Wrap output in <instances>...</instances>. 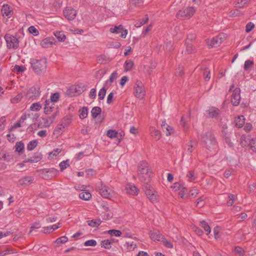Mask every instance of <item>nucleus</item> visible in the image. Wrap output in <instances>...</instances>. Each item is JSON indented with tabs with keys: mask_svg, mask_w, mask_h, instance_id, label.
<instances>
[{
	"mask_svg": "<svg viewBox=\"0 0 256 256\" xmlns=\"http://www.w3.org/2000/svg\"><path fill=\"white\" fill-rule=\"evenodd\" d=\"M138 174L139 180L142 182L148 183L151 180V172L146 162L142 161L138 164Z\"/></svg>",
	"mask_w": 256,
	"mask_h": 256,
	"instance_id": "nucleus-1",
	"label": "nucleus"
},
{
	"mask_svg": "<svg viewBox=\"0 0 256 256\" xmlns=\"http://www.w3.org/2000/svg\"><path fill=\"white\" fill-rule=\"evenodd\" d=\"M203 142L206 148L210 151L215 150L217 147V142L214 136L210 132H208L203 137Z\"/></svg>",
	"mask_w": 256,
	"mask_h": 256,
	"instance_id": "nucleus-2",
	"label": "nucleus"
},
{
	"mask_svg": "<svg viewBox=\"0 0 256 256\" xmlns=\"http://www.w3.org/2000/svg\"><path fill=\"white\" fill-rule=\"evenodd\" d=\"M4 38L8 49L16 50L18 48L19 40L16 36L10 34H5Z\"/></svg>",
	"mask_w": 256,
	"mask_h": 256,
	"instance_id": "nucleus-3",
	"label": "nucleus"
},
{
	"mask_svg": "<svg viewBox=\"0 0 256 256\" xmlns=\"http://www.w3.org/2000/svg\"><path fill=\"white\" fill-rule=\"evenodd\" d=\"M196 12V8L193 6H188L178 11L176 17L178 18L188 20L192 18Z\"/></svg>",
	"mask_w": 256,
	"mask_h": 256,
	"instance_id": "nucleus-4",
	"label": "nucleus"
},
{
	"mask_svg": "<svg viewBox=\"0 0 256 256\" xmlns=\"http://www.w3.org/2000/svg\"><path fill=\"white\" fill-rule=\"evenodd\" d=\"M32 66L37 74H41L46 70V60L45 58L36 60L32 64Z\"/></svg>",
	"mask_w": 256,
	"mask_h": 256,
	"instance_id": "nucleus-5",
	"label": "nucleus"
},
{
	"mask_svg": "<svg viewBox=\"0 0 256 256\" xmlns=\"http://www.w3.org/2000/svg\"><path fill=\"white\" fill-rule=\"evenodd\" d=\"M86 90V86L82 84L72 86L66 91V94L70 96L80 94Z\"/></svg>",
	"mask_w": 256,
	"mask_h": 256,
	"instance_id": "nucleus-6",
	"label": "nucleus"
},
{
	"mask_svg": "<svg viewBox=\"0 0 256 256\" xmlns=\"http://www.w3.org/2000/svg\"><path fill=\"white\" fill-rule=\"evenodd\" d=\"M99 193L104 198L110 199L115 195L113 190L104 184H102L99 187Z\"/></svg>",
	"mask_w": 256,
	"mask_h": 256,
	"instance_id": "nucleus-7",
	"label": "nucleus"
},
{
	"mask_svg": "<svg viewBox=\"0 0 256 256\" xmlns=\"http://www.w3.org/2000/svg\"><path fill=\"white\" fill-rule=\"evenodd\" d=\"M134 96L143 99L146 95V90L144 84L141 81H136L134 88Z\"/></svg>",
	"mask_w": 256,
	"mask_h": 256,
	"instance_id": "nucleus-8",
	"label": "nucleus"
},
{
	"mask_svg": "<svg viewBox=\"0 0 256 256\" xmlns=\"http://www.w3.org/2000/svg\"><path fill=\"white\" fill-rule=\"evenodd\" d=\"M226 38V35L224 34H220L214 37L210 40V43H208V41L207 42L210 48L218 47L225 40Z\"/></svg>",
	"mask_w": 256,
	"mask_h": 256,
	"instance_id": "nucleus-9",
	"label": "nucleus"
},
{
	"mask_svg": "<svg viewBox=\"0 0 256 256\" xmlns=\"http://www.w3.org/2000/svg\"><path fill=\"white\" fill-rule=\"evenodd\" d=\"M146 184L144 186L143 189L145 192L146 195L148 198L152 202H154L156 200V196L154 194V191L153 188L148 184V183H144Z\"/></svg>",
	"mask_w": 256,
	"mask_h": 256,
	"instance_id": "nucleus-10",
	"label": "nucleus"
},
{
	"mask_svg": "<svg viewBox=\"0 0 256 256\" xmlns=\"http://www.w3.org/2000/svg\"><path fill=\"white\" fill-rule=\"evenodd\" d=\"M110 32L111 33L114 34H121L120 37L125 38L128 34V30H124L122 25L120 24L118 26H115L114 28H111L110 29Z\"/></svg>",
	"mask_w": 256,
	"mask_h": 256,
	"instance_id": "nucleus-11",
	"label": "nucleus"
},
{
	"mask_svg": "<svg viewBox=\"0 0 256 256\" xmlns=\"http://www.w3.org/2000/svg\"><path fill=\"white\" fill-rule=\"evenodd\" d=\"M240 90L238 88H236L233 91L232 95L231 102L234 106H237L239 104L240 101Z\"/></svg>",
	"mask_w": 256,
	"mask_h": 256,
	"instance_id": "nucleus-12",
	"label": "nucleus"
},
{
	"mask_svg": "<svg viewBox=\"0 0 256 256\" xmlns=\"http://www.w3.org/2000/svg\"><path fill=\"white\" fill-rule=\"evenodd\" d=\"M106 136L110 138H116L117 144H119L122 140L124 134L123 132L118 133L115 130H110L106 132Z\"/></svg>",
	"mask_w": 256,
	"mask_h": 256,
	"instance_id": "nucleus-13",
	"label": "nucleus"
},
{
	"mask_svg": "<svg viewBox=\"0 0 256 256\" xmlns=\"http://www.w3.org/2000/svg\"><path fill=\"white\" fill-rule=\"evenodd\" d=\"M77 14L76 10L70 8H66L65 10V18L68 20H72L75 18Z\"/></svg>",
	"mask_w": 256,
	"mask_h": 256,
	"instance_id": "nucleus-14",
	"label": "nucleus"
},
{
	"mask_svg": "<svg viewBox=\"0 0 256 256\" xmlns=\"http://www.w3.org/2000/svg\"><path fill=\"white\" fill-rule=\"evenodd\" d=\"M55 42L54 38L48 37L44 39L40 42V46L44 48H48L52 46Z\"/></svg>",
	"mask_w": 256,
	"mask_h": 256,
	"instance_id": "nucleus-15",
	"label": "nucleus"
},
{
	"mask_svg": "<svg viewBox=\"0 0 256 256\" xmlns=\"http://www.w3.org/2000/svg\"><path fill=\"white\" fill-rule=\"evenodd\" d=\"M54 104L50 101V100H46L45 102L44 107V112L46 114H50L54 108Z\"/></svg>",
	"mask_w": 256,
	"mask_h": 256,
	"instance_id": "nucleus-16",
	"label": "nucleus"
},
{
	"mask_svg": "<svg viewBox=\"0 0 256 256\" xmlns=\"http://www.w3.org/2000/svg\"><path fill=\"white\" fill-rule=\"evenodd\" d=\"M2 14L4 16H6L8 18L12 16L13 12L12 8L8 5H4L2 8Z\"/></svg>",
	"mask_w": 256,
	"mask_h": 256,
	"instance_id": "nucleus-17",
	"label": "nucleus"
},
{
	"mask_svg": "<svg viewBox=\"0 0 256 256\" xmlns=\"http://www.w3.org/2000/svg\"><path fill=\"white\" fill-rule=\"evenodd\" d=\"M126 189V192L130 194L137 195L138 194V189L133 184H127Z\"/></svg>",
	"mask_w": 256,
	"mask_h": 256,
	"instance_id": "nucleus-18",
	"label": "nucleus"
},
{
	"mask_svg": "<svg viewBox=\"0 0 256 256\" xmlns=\"http://www.w3.org/2000/svg\"><path fill=\"white\" fill-rule=\"evenodd\" d=\"M150 238L153 240L160 241L163 239V236L160 232L156 230L150 231Z\"/></svg>",
	"mask_w": 256,
	"mask_h": 256,
	"instance_id": "nucleus-19",
	"label": "nucleus"
},
{
	"mask_svg": "<svg viewBox=\"0 0 256 256\" xmlns=\"http://www.w3.org/2000/svg\"><path fill=\"white\" fill-rule=\"evenodd\" d=\"M206 112L210 118H216L220 114V110L215 107H210L206 110Z\"/></svg>",
	"mask_w": 256,
	"mask_h": 256,
	"instance_id": "nucleus-20",
	"label": "nucleus"
},
{
	"mask_svg": "<svg viewBox=\"0 0 256 256\" xmlns=\"http://www.w3.org/2000/svg\"><path fill=\"white\" fill-rule=\"evenodd\" d=\"M161 126L163 132L166 133V136H170L173 133L172 128L168 126L166 122H162Z\"/></svg>",
	"mask_w": 256,
	"mask_h": 256,
	"instance_id": "nucleus-21",
	"label": "nucleus"
},
{
	"mask_svg": "<svg viewBox=\"0 0 256 256\" xmlns=\"http://www.w3.org/2000/svg\"><path fill=\"white\" fill-rule=\"evenodd\" d=\"M28 94H32L30 96L32 98L38 96L40 94V89L38 86H32L30 88L28 92Z\"/></svg>",
	"mask_w": 256,
	"mask_h": 256,
	"instance_id": "nucleus-22",
	"label": "nucleus"
},
{
	"mask_svg": "<svg viewBox=\"0 0 256 256\" xmlns=\"http://www.w3.org/2000/svg\"><path fill=\"white\" fill-rule=\"evenodd\" d=\"M62 226L61 224L60 223L53 224L52 226H48L47 227H44L43 228L42 232L44 233H50V232H53L54 230L58 229L60 227Z\"/></svg>",
	"mask_w": 256,
	"mask_h": 256,
	"instance_id": "nucleus-23",
	"label": "nucleus"
},
{
	"mask_svg": "<svg viewBox=\"0 0 256 256\" xmlns=\"http://www.w3.org/2000/svg\"><path fill=\"white\" fill-rule=\"evenodd\" d=\"M62 152V148H56L53 151L48 153V158L54 160L57 158V156Z\"/></svg>",
	"mask_w": 256,
	"mask_h": 256,
	"instance_id": "nucleus-24",
	"label": "nucleus"
},
{
	"mask_svg": "<svg viewBox=\"0 0 256 256\" xmlns=\"http://www.w3.org/2000/svg\"><path fill=\"white\" fill-rule=\"evenodd\" d=\"M152 136L156 140H158L161 137V134L159 130L156 129L154 127H150V128Z\"/></svg>",
	"mask_w": 256,
	"mask_h": 256,
	"instance_id": "nucleus-25",
	"label": "nucleus"
},
{
	"mask_svg": "<svg viewBox=\"0 0 256 256\" xmlns=\"http://www.w3.org/2000/svg\"><path fill=\"white\" fill-rule=\"evenodd\" d=\"M52 123L50 118H42L40 120V124L44 127H48Z\"/></svg>",
	"mask_w": 256,
	"mask_h": 256,
	"instance_id": "nucleus-26",
	"label": "nucleus"
},
{
	"mask_svg": "<svg viewBox=\"0 0 256 256\" xmlns=\"http://www.w3.org/2000/svg\"><path fill=\"white\" fill-rule=\"evenodd\" d=\"M250 2V0H237L235 6L238 8H246Z\"/></svg>",
	"mask_w": 256,
	"mask_h": 256,
	"instance_id": "nucleus-27",
	"label": "nucleus"
},
{
	"mask_svg": "<svg viewBox=\"0 0 256 256\" xmlns=\"http://www.w3.org/2000/svg\"><path fill=\"white\" fill-rule=\"evenodd\" d=\"M64 131V126L62 124L58 125L54 132V136L58 138L60 136Z\"/></svg>",
	"mask_w": 256,
	"mask_h": 256,
	"instance_id": "nucleus-28",
	"label": "nucleus"
},
{
	"mask_svg": "<svg viewBox=\"0 0 256 256\" xmlns=\"http://www.w3.org/2000/svg\"><path fill=\"white\" fill-rule=\"evenodd\" d=\"M13 70L14 72H16L18 74H22L26 70V68L24 66H18L15 65Z\"/></svg>",
	"mask_w": 256,
	"mask_h": 256,
	"instance_id": "nucleus-29",
	"label": "nucleus"
},
{
	"mask_svg": "<svg viewBox=\"0 0 256 256\" xmlns=\"http://www.w3.org/2000/svg\"><path fill=\"white\" fill-rule=\"evenodd\" d=\"M148 15L146 16V18L142 19H140L136 22L134 24V26L136 28H140L141 26H143L146 22H148Z\"/></svg>",
	"mask_w": 256,
	"mask_h": 256,
	"instance_id": "nucleus-30",
	"label": "nucleus"
},
{
	"mask_svg": "<svg viewBox=\"0 0 256 256\" xmlns=\"http://www.w3.org/2000/svg\"><path fill=\"white\" fill-rule=\"evenodd\" d=\"M244 118L243 116H240L235 120L236 125L238 127H242L244 124Z\"/></svg>",
	"mask_w": 256,
	"mask_h": 256,
	"instance_id": "nucleus-31",
	"label": "nucleus"
},
{
	"mask_svg": "<svg viewBox=\"0 0 256 256\" xmlns=\"http://www.w3.org/2000/svg\"><path fill=\"white\" fill-rule=\"evenodd\" d=\"M200 225L204 229L206 234H208L210 232L211 230L208 223L206 222L204 220H202L200 222Z\"/></svg>",
	"mask_w": 256,
	"mask_h": 256,
	"instance_id": "nucleus-32",
	"label": "nucleus"
},
{
	"mask_svg": "<svg viewBox=\"0 0 256 256\" xmlns=\"http://www.w3.org/2000/svg\"><path fill=\"white\" fill-rule=\"evenodd\" d=\"M186 52L188 54H191L195 52V49L194 48L190 42H188V40H186Z\"/></svg>",
	"mask_w": 256,
	"mask_h": 256,
	"instance_id": "nucleus-33",
	"label": "nucleus"
},
{
	"mask_svg": "<svg viewBox=\"0 0 256 256\" xmlns=\"http://www.w3.org/2000/svg\"><path fill=\"white\" fill-rule=\"evenodd\" d=\"M80 199L84 200H88L92 198V194L87 192H82L79 194Z\"/></svg>",
	"mask_w": 256,
	"mask_h": 256,
	"instance_id": "nucleus-34",
	"label": "nucleus"
},
{
	"mask_svg": "<svg viewBox=\"0 0 256 256\" xmlns=\"http://www.w3.org/2000/svg\"><path fill=\"white\" fill-rule=\"evenodd\" d=\"M88 224L92 227H97L100 224L102 220L100 219L92 220L87 221Z\"/></svg>",
	"mask_w": 256,
	"mask_h": 256,
	"instance_id": "nucleus-35",
	"label": "nucleus"
},
{
	"mask_svg": "<svg viewBox=\"0 0 256 256\" xmlns=\"http://www.w3.org/2000/svg\"><path fill=\"white\" fill-rule=\"evenodd\" d=\"M34 180L32 176H28L26 178H24L19 180V183L21 185H26L28 183H29L32 181Z\"/></svg>",
	"mask_w": 256,
	"mask_h": 256,
	"instance_id": "nucleus-36",
	"label": "nucleus"
},
{
	"mask_svg": "<svg viewBox=\"0 0 256 256\" xmlns=\"http://www.w3.org/2000/svg\"><path fill=\"white\" fill-rule=\"evenodd\" d=\"M134 62L132 60H128L125 62L124 67L126 71L130 70L132 69Z\"/></svg>",
	"mask_w": 256,
	"mask_h": 256,
	"instance_id": "nucleus-37",
	"label": "nucleus"
},
{
	"mask_svg": "<svg viewBox=\"0 0 256 256\" xmlns=\"http://www.w3.org/2000/svg\"><path fill=\"white\" fill-rule=\"evenodd\" d=\"M80 113L79 116L80 118L84 119L86 118L88 113V109L86 107H83L81 110H80Z\"/></svg>",
	"mask_w": 256,
	"mask_h": 256,
	"instance_id": "nucleus-38",
	"label": "nucleus"
},
{
	"mask_svg": "<svg viewBox=\"0 0 256 256\" xmlns=\"http://www.w3.org/2000/svg\"><path fill=\"white\" fill-rule=\"evenodd\" d=\"M92 116L93 118H96L101 112V108L100 107H94L92 110Z\"/></svg>",
	"mask_w": 256,
	"mask_h": 256,
	"instance_id": "nucleus-39",
	"label": "nucleus"
},
{
	"mask_svg": "<svg viewBox=\"0 0 256 256\" xmlns=\"http://www.w3.org/2000/svg\"><path fill=\"white\" fill-rule=\"evenodd\" d=\"M54 36L59 42H62L64 39V32L63 31H56L54 32Z\"/></svg>",
	"mask_w": 256,
	"mask_h": 256,
	"instance_id": "nucleus-40",
	"label": "nucleus"
},
{
	"mask_svg": "<svg viewBox=\"0 0 256 256\" xmlns=\"http://www.w3.org/2000/svg\"><path fill=\"white\" fill-rule=\"evenodd\" d=\"M254 64L253 61H252L250 60H246L244 62V70L246 71L248 70L250 68L254 66Z\"/></svg>",
	"mask_w": 256,
	"mask_h": 256,
	"instance_id": "nucleus-41",
	"label": "nucleus"
},
{
	"mask_svg": "<svg viewBox=\"0 0 256 256\" xmlns=\"http://www.w3.org/2000/svg\"><path fill=\"white\" fill-rule=\"evenodd\" d=\"M60 98V94L58 92H56L52 94L50 96V98L49 99L50 101H51L52 102L55 104L58 100Z\"/></svg>",
	"mask_w": 256,
	"mask_h": 256,
	"instance_id": "nucleus-42",
	"label": "nucleus"
},
{
	"mask_svg": "<svg viewBox=\"0 0 256 256\" xmlns=\"http://www.w3.org/2000/svg\"><path fill=\"white\" fill-rule=\"evenodd\" d=\"M106 72V69H101L97 71L96 74V79H101L103 76L104 75Z\"/></svg>",
	"mask_w": 256,
	"mask_h": 256,
	"instance_id": "nucleus-43",
	"label": "nucleus"
},
{
	"mask_svg": "<svg viewBox=\"0 0 256 256\" xmlns=\"http://www.w3.org/2000/svg\"><path fill=\"white\" fill-rule=\"evenodd\" d=\"M236 200V196L233 194H228V200L227 202V204L228 206H231L234 203V201Z\"/></svg>",
	"mask_w": 256,
	"mask_h": 256,
	"instance_id": "nucleus-44",
	"label": "nucleus"
},
{
	"mask_svg": "<svg viewBox=\"0 0 256 256\" xmlns=\"http://www.w3.org/2000/svg\"><path fill=\"white\" fill-rule=\"evenodd\" d=\"M38 142L36 140H32L28 144L27 148L28 150H32L36 146Z\"/></svg>",
	"mask_w": 256,
	"mask_h": 256,
	"instance_id": "nucleus-45",
	"label": "nucleus"
},
{
	"mask_svg": "<svg viewBox=\"0 0 256 256\" xmlns=\"http://www.w3.org/2000/svg\"><path fill=\"white\" fill-rule=\"evenodd\" d=\"M41 108L42 106L39 102L34 103L30 106V110L32 111H38Z\"/></svg>",
	"mask_w": 256,
	"mask_h": 256,
	"instance_id": "nucleus-46",
	"label": "nucleus"
},
{
	"mask_svg": "<svg viewBox=\"0 0 256 256\" xmlns=\"http://www.w3.org/2000/svg\"><path fill=\"white\" fill-rule=\"evenodd\" d=\"M16 151L18 152H22L24 149V144L22 142H17L15 146Z\"/></svg>",
	"mask_w": 256,
	"mask_h": 256,
	"instance_id": "nucleus-47",
	"label": "nucleus"
},
{
	"mask_svg": "<svg viewBox=\"0 0 256 256\" xmlns=\"http://www.w3.org/2000/svg\"><path fill=\"white\" fill-rule=\"evenodd\" d=\"M234 250L235 253L239 256H244L245 253L244 250L240 246H236Z\"/></svg>",
	"mask_w": 256,
	"mask_h": 256,
	"instance_id": "nucleus-48",
	"label": "nucleus"
},
{
	"mask_svg": "<svg viewBox=\"0 0 256 256\" xmlns=\"http://www.w3.org/2000/svg\"><path fill=\"white\" fill-rule=\"evenodd\" d=\"M202 75H203L204 78V80H206V79H208L209 80V79H210V71L208 68H204L202 70Z\"/></svg>",
	"mask_w": 256,
	"mask_h": 256,
	"instance_id": "nucleus-49",
	"label": "nucleus"
},
{
	"mask_svg": "<svg viewBox=\"0 0 256 256\" xmlns=\"http://www.w3.org/2000/svg\"><path fill=\"white\" fill-rule=\"evenodd\" d=\"M111 242L109 240H106L102 241L101 245L102 247H104L105 248L109 249L110 246Z\"/></svg>",
	"mask_w": 256,
	"mask_h": 256,
	"instance_id": "nucleus-50",
	"label": "nucleus"
},
{
	"mask_svg": "<svg viewBox=\"0 0 256 256\" xmlns=\"http://www.w3.org/2000/svg\"><path fill=\"white\" fill-rule=\"evenodd\" d=\"M249 144L251 148V149L256 152V138H252L249 142Z\"/></svg>",
	"mask_w": 256,
	"mask_h": 256,
	"instance_id": "nucleus-51",
	"label": "nucleus"
},
{
	"mask_svg": "<svg viewBox=\"0 0 256 256\" xmlns=\"http://www.w3.org/2000/svg\"><path fill=\"white\" fill-rule=\"evenodd\" d=\"M108 234H109L111 236H120L122 234V232L118 230H110L108 231Z\"/></svg>",
	"mask_w": 256,
	"mask_h": 256,
	"instance_id": "nucleus-52",
	"label": "nucleus"
},
{
	"mask_svg": "<svg viewBox=\"0 0 256 256\" xmlns=\"http://www.w3.org/2000/svg\"><path fill=\"white\" fill-rule=\"evenodd\" d=\"M240 140V144L242 147L246 146L248 144V140H249V139L247 138L246 140V138L244 136H242Z\"/></svg>",
	"mask_w": 256,
	"mask_h": 256,
	"instance_id": "nucleus-53",
	"label": "nucleus"
},
{
	"mask_svg": "<svg viewBox=\"0 0 256 256\" xmlns=\"http://www.w3.org/2000/svg\"><path fill=\"white\" fill-rule=\"evenodd\" d=\"M28 30L30 34L34 36H38L39 34L38 30L34 26H30Z\"/></svg>",
	"mask_w": 256,
	"mask_h": 256,
	"instance_id": "nucleus-54",
	"label": "nucleus"
},
{
	"mask_svg": "<svg viewBox=\"0 0 256 256\" xmlns=\"http://www.w3.org/2000/svg\"><path fill=\"white\" fill-rule=\"evenodd\" d=\"M96 244H97L95 240H90L86 241L84 242V245L86 246H96Z\"/></svg>",
	"mask_w": 256,
	"mask_h": 256,
	"instance_id": "nucleus-55",
	"label": "nucleus"
},
{
	"mask_svg": "<svg viewBox=\"0 0 256 256\" xmlns=\"http://www.w3.org/2000/svg\"><path fill=\"white\" fill-rule=\"evenodd\" d=\"M106 94V90L104 88H102L98 92L99 98L100 100L104 99L105 96Z\"/></svg>",
	"mask_w": 256,
	"mask_h": 256,
	"instance_id": "nucleus-56",
	"label": "nucleus"
},
{
	"mask_svg": "<svg viewBox=\"0 0 256 256\" xmlns=\"http://www.w3.org/2000/svg\"><path fill=\"white\" fill-rule=\"evenodd\" d=\"M254 25L253 23L250 22H248L246 26V32H250L254 28Z\"/></svg>",
	"mask_w": 256,
	"mask_h": 256,
	"instance_id": "nucleus-57",
	"label": "nucleus"
},
{
	"mask_svg": "<svg viewBox=\"0 0 256 256\" xmlns=\"http://www.w3.org/2000/svg\"><path fill=\"white\" fill-rule=\"evenodd\" d=\"M41 226L39 222H36L30 226V232L31 233L34 229H38Z\"/></svg>",
	"mask_w": 256,
	"mask_h": 256,
	"instance_id": "nucleus-58",
	"label": "nucleus"
},
{
	"mask_svg": "<svg viewBox=\"0 0 256 256\" xmlns=\"http://www.w3.org/2000/svg\"><path fill=\"white\" fill-rule=\"evenodd\" d=\"M186 176L188 178V180L190 182H192L195 179L194 172L193 171H189L187 174Z\"/></svg>",
	"mask_w": 256,
	"mask_h": 256,
	"instance_id": "nucleus-59",
	"label": "nucleus"
},
{
	"mask_svg": "<svg viewBox=\"0 0 256 256\" xmlns=\"http://www.w3.org/2000/svg\"><path fill=\"white\" fill-rule=\"evenodd\" d=\"M64 240V236H61L58 238L55 242L54 244L56 246H59L61 244H63Z\"/></svg>",
	"mask_w": 256,
	"mask_h": 256,
	"instance_id": "nucleus-60",
	"label": "nucleus"
},
{
	"mask_svg": "<svg viewBox=\"0 0 256 256\" xmlns=\"http://www.w3.org/2000/svg\"><path fill=\"white\" fill-rule=\"evenodd\" d=\"M162 240H163L162 242L165 246H166L168 248H173V244H172V243L170 242L165 240L164 238Z\"/></svg>",
	"mask_w": 256,
	"mask_h": 256,
	"instance_id": "nucleus-61",
	"label": "nucleus"
},
{
	"mask_svg": "<svg viewBox=\"0 0 256 256\" xmlns=\"http://www.w3.org/2000/svg\"><path fill=\"white\" fill-rule=\"evenodd\" d=\"M220 230V228L218 226L215 227L214 229V238L216 240H218L220 237V235L219 234Z\"/></svg>",
	"mask_w": 256,
	"mask_h": 256,
	"instance_id": "nucleus-62",
	"label": "nucleus"
},
{
	"mask_svg": "<svg viewBox=\"0 0 256 256\" xmlns=\"http://www.w3.org/2000/svg\"><path fill=\"white\" fill-rule=\"evenodd\" d=\"M72 116H73L71 114L66 116V118H65V124L69 125L70 124Z\"/></svg>",
	"mask_w": 256,
	"mask_h": 256,
	"instance_id": "nucleus-63",
	"label": "nucleus"
},
{
	"mask_svg": "<svg viewBox=\"0 0 256 256\" xmlns=\"http://www.w3.org/2000/svg\"><path fill=\"white\" fill-rule=\"evenodd\" d=\"M176 74L177 76H180L184 74V70L182 67H178L176 70Z\"/></svg>",
	"mask_w": 256,
	"mask_h": 256,
	"instance_id": "nucleus-64",
	"label": "nucleus"
}]
</instances>
